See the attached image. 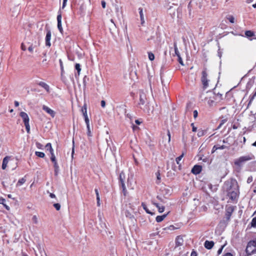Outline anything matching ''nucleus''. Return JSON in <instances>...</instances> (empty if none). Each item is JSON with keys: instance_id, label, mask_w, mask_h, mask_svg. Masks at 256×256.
I'll use <instances>...</instances> for the list:
<instances>
[{"instance_id": "1", "label": "nucleus", "mask_w": 256, "mask_h": 256, "mask_svg": "<svg viewBox=\"0 0 256 256\" xmlns=\"http://www.w3.org/2000/svg\"><path fill=\"white\" fill-rule=\"evenodd\" d=\"M238 186L236 180L226 181L224 186V188L227 194L230 191L238 189Z\"/></svg>"}, {"instance_id": "2", "label": "nucleus", "mask_w": 256, "mask_h": 256, "mask_svg": "<svg viewBox=\"0 0 256 256\" xmlns=\"http://www.w3.org/2000/svg\"><path fill=\"white\" fill-rule=\"evenodd\" d=\"M254 159V156L250 154L240 157L235 161L234 164L236 165L240 166L247 161L251 160Z\"/></svg>"}, {"instance_id": "3", "label": "nucleus", "mask_w": 256, "mask_h": 256, "mask_svg": "<svg viewBox=\"0 0 256 256\" xmlns=\"http://www.w3.org/2000/svg\"><path fill=\"white\" fill-rule=\"evenodd\" d=\"M246 252L248 255L256 253V240H250L248 242Z\"/></svg>"}, {"instance_id": "4", "label": "nucleus", "mask_w": 256, "mask_h": 256, "mask_svg": "<svg viewBox=\"0 0 256 256\" xmlns=\"http://www.w3.org/2000/svg\"><path fill=\"white\" fill-rule=\"evenodd\" d=\"M118 179L120 186L122 188L123 194L124 196H126L127 190L124 184L126 176L123 172H122L120 173Z\"/></svg>"}, {"instance_id": "5", "label": "nucleus", "mask_w": 256, "mask_h": 256, "mask_svg": "<svg viewBox=\"0 0 256 256\" xmlns=\"http://www.w3.org/2000/svg\"><path fill=\"white\" fill-rule=\"evenodd\" d=\"M202 74L201 81L203 84L204 88H206L208 85V74L206 68L202 70Z\"/></svg>"}, {"instance_id": "6", "label": "nucleus", "mask_w": 256, "mask_h": 256, "mask_svg": "<svg viewBox=\"0 0 256 256\" xmlns=\"http://www.w3.org/2000/svg\"><path fill=\"white\" fill-rule=\"evenodd\" d=\"M238 189L228 192L227 195L231 200H234L238 198Z\"/></svg>"}, {"instance_id": "7", "label": "nucleus", "mask_w": 256, "mask_h": 256, "mask_svg": "<svg viewBox=\"0 0 256 256\" xmlns=\"http://www.w3.org/2000/svg\"><path fill=\"white\" fill-rule=\"evenodd\" d=\"M52 38V32L50 30H46V34L45 38L46 46L50 48L51 46L50 40Z\"/></svg>"}, {"instance_id": "8", "label": "nucleus", "mask_w": 256, "mask_h": 256, "mask_svg": "<svg viewBox=\"0 0 256 256\" xmlns=\"http://www.w3.org/2000/svg\"><path fill=\"white\" fill-rule=\"evenodd\" d=\"M234 210V207L232 206H227L226 207V218L227 220H230L231 215Z\"/></svg>"}, {"instance_id": "9", "label": "nucleus", "mask_w": 256, "mask_h": 256, "mask_svg": "<svg viewBox=\"0 0 256 256\" xmlns=\"http://www.w3.org/2000/svg\"><path fill=\"white\" fill-rule=\"evenodd\" d=\"M58 28L60 32L62 33L63 32L62 26V14L60 10L58 11V14L57 16Z\"/></svg>"}, {"instance_id": "10", "label": "nucleus", "mask_w": 256, "mask_h": 256, "mask_svg": "<svg viewBox=\"0 0 256 256\" xmlns=\"http://www.w3.org/2000/svg\"><path fill=\"white\" fill-rule=\"evenodd\" d=\"M42 110L49 114L52 117L54 118L55 116L56 112L48 106L44 105L42 107Z\"/></svg>"}, {"instance_id": "11", "label": "nucleus", "mask_w": 256, "mask_h": 256, "mask_svg": "<svg viewBox=\"0 0 256 256\" xmlns=\"http://www.w3.org/2000/svg\"><path fill=\"white\" fill-rule=\"evenodd\" d=\"M202 170V166L200 165H195L192 168L191 172L192 174H198L200 173Z\"/></svg>"}, {"instance_id": "12", "label": "nucleus", "mask_w": 256, "mask_h": 256, "mask_svg": "<svg viewBox=\"0 0 256 256\" xmlns=\"http://www.w3.org/2000/svg\"><path fill=\"white\" fill-rule=\"evenodd\" d=\"M20 116L22 118L24 124H29V117L26 113L22 112L20 113Z\"/></svg>"}, {"instance_id": "13", "label": "nucleus", "mask_w": 256, "mask_h": 256, "mask_svg": "<svg viewBox=\"0 0 256 256\" xmlns=\"http://www.w3.org/2000/svg\"><path fill=\"white\" fill-rule=\"evenodd\" d=\"M214 242L213 241L206 240L204 242V246L208 250H210L214 246Z\"/></svg>"}, {"instance_id": "14", "label": "nucleus", "mask_w": 256, "mask_h": 256, "mask_svg": "<svg viewBox=\"0 0 256 256\" xmlns=\"http://www.w3.org/2000/svg\"><path fill=\"white\" fill-rule=\"evenodd\" d=\"M10 157L8 156H6L2 160V169L5 170L6 168L7 167V164L9 160H10Z\"/></svg>"}, {"instance_id": "15", "label": "nucleus", "mask_w": 256, "mask_h": 256, "mask_svg": "<svg viewBox=\"0 0 256 256\" xmlns=\"http://www.w3.org/2000/svg\"><path fill=\"white\" fill-rule=\"evenodd\" d=\"M184 240L180 236H178L176 239V246H181L182 245Z\"/></svg>"}, {"instance_id": "16", "label": "nucleus", "mask_w": 256, "mask_h": 256, "mask_svg": "<svg viewBox=\"0 0 256 256\" xmlns=\"http://www.w3.org/2000/svg\"><path fill=\"white\" fill-rule=\"evenodd\" d=\"M146 96L144 93H142L140 95V102H139V105H144L146 102Z\"/></svg>"}, {"instance_id": "17", "label": "nucleus", "mask_w": 256, "mask_h": 256, "mask_svg": "<svg viewBox=\"0 0 256 256\" xmlns=\"http://www.w3.org/2000/svg\"><path fill=\"white\" fill-rule=\"evenodd\" d=\"M38 84L48 92H50V86L46 83L43 82H40Z\"/></svg>"}, {"instance_id": "18", "label": "nucleus", "mask_w": 256, "mask_h": 256, "mask_svg": "<svg viewBox=\"0 0 256 256\" xmlns=\"http://www.w3.org/2000/svg\"><path fill=\"white\" fill-rule=\"evenodd\" d=\"M167 216V214H164L162 216H158L156 217V221L158 222H161Z\"/></svg>"}, {"instance_id": "19", "label": "nucleus", "mask_w": 256, "mask_h": 256, "mask_svg": "<svg viewBox=\"0 0 256 256\" xmlns=\"http://www.w3.org/2000/svg\"><path fill=\"white\" fill-rule=\"evenodd\" d=\"M46 148L48 150H49V152H50V153H52L54 152V150L53 148H52V144L50 143H48L46 145Z\"/></svg>"}, {"instance_id": "20", "label": "nucleus", "mask_w": 256, "mask_h": 256, "mask_svg": "<svg viewBox=\"0 0 256 256\" xmlns=\"http://www.w3.org/2000/svg\"><path fill=\"white\" fill-rule=\"evenodd\" d=\"M142 206L143 208L145 210V211L146 212V213L148 214H150L152 215H153L154 214V213L153 212H152L150 211V210L148 208L146 204L142 202Z\"/></svg>"}, {"instance_id": "21", "label": "nucleus", "mask_w": 256, "mask_h": 256, "mask_svg": "<svg viewBox=\"0 0 256 256\" xmlns=\"http://www.w3.org/2000/svg\"><path fill=\"white\" fill-rule=\"evenodd\" d=\"M206 132V130H198V137H201L203 136H204Z\"/></svg>"}, {"instance_id": "22", "label": "nucleus", "mask_w": 256, "mask_h": 256, "mask_svg": "<svg viewBox=\"0 0 256 256\" xmlns=\"http://www.w3.org/2000/svg\"><path fill=\"white\" fill-rule=\"evenodd\" d=\"M138 10H139V13H140V20L142 21V24L144 22V17L143 12H142V8H138Z\"/></svg>"}, {"instance_id": "23", "label": "nucleus", "mask_w": 256, "mask_h": 256, "mask_svg": "<svg viewBox=\"0 0 256 256\" xmlns=\"http://www.w3.org/2000/svg\"><path fill=\"white\" fill-rule=\"evenodd\" d=\"M75 68L77 70L78 76H79L81 70L80 64H76L75 65ZM76 76H77V74H76Z\"/></svg>"}, {"instance_id": "24", "label": "nucleus", "mask_w": 256, "mask_h": 256, "mask_svg": "<svg viewBox=\"0 0 256 256\" xmlns=\"http://www.w3.org/2000/svg\"><path fill=\"white\" fill-rule=\"evenodd\" d=\"M167 136H168V138H166V136H165V137L163 136V140L168 139V144H170V133L169 130H167Z\"/></svg>"}, {"instance_id": "25", "label": "nucleus", "mask_w": 256, "mask_h": 256, "mask_svg": "<svg viewBox=\"0 0 256 256\" xmlns=\"http://www.w3.org/2000/svg\"><path fill=\"white\" fill-rule=\"evenodd\" d=\"M245 34L247 37H252L254 35V34L253 32L251 30H246L245 32Z\"/></svg>"}, {"instance_id": "26", "label": "nucleus", "mask_w": 256, "mask_h": 256, "mask_svg": "<svg viewBox=\"0 0 256 256\" xmlns=\"http://www.w3.org/2000/svg\"><path fill=\"white\" fill-rule=\"evenodd\" d=\"M26 180L24 178H22L20 179L16 184V186H18L22 185L23 184H24L26 182Z\"/></svg>"}, {"instance_id": "27", "label": "nucleus", "mask_w": 256, "mask_h": 256, "mask_svg": "<svg viewBox=\"0 0 256 256\" xmlns=\"http://www.w3.org/2000/svg\"><path fill=\"white\" fill-rule=\"evenodd\" d=\"M174 45L175 54L177 56H180V54L179 51H178V47H177L176 42H174Z\"/></svg>"}, {"instance_id": "28", "label": "nucleus", "mask_w": 256, "mask_h": 256, "mask_svg": "<svg viewBox=\"0 0 256 256\" xmlns=\"http://www.w3.org/2000/svg\"><path fill=\"white\" fill-rule=\"evenodd\" d=\"M35 154L36 156L40 158H43L45 156V154L42 152H36Z\"/></svg>"}, {"instance_id": "29", "label": "nucleus", "mask_w": 256, "mask_h": 256, "mask_svg": "<svg viewBox=\"0 0 256 256\" xmlns=\"http://www.w3.org/2000/svg\"><path fill=\"white\" fill-rule=\"evenodd\" d=\"M156 184H159L160 182V171H158L156 172Z\"/></svg>"}, {"instance_id": "30", "label": "nucleus", "mask_w": 256, "mask_h": 256, "mask_svg": "<svg viewBox=\"0 0 256 256\" xmlns=\"http://www.w3.org/2000/svg\"><path fill=\"white\" fill-rule=\"evenodd\" d=\"M226 18L229 20V22L232 24L234 23V18L232 16H228L226 17Z\"/></svg>"}, {"instance_id": "31", "label": "nucleus", "mask_w": 256, "mask_h": 256, "mask_svg": "<svg viewBox=\"0 0 256 256\" xmlns=\"http://www.w3.org/2000/svg\"><path fill=\"white\" fill-rule=\"evenodd\" d=\"M84 121H85L86 124V126H90V120H89V119L88 118V116L87 114H85V116H84Z\"/></svg>"}, {"instance_id": "32", "label": "nucleus", "mask_w": 256, "mask_h": 256, "mask_svg": "<svg viewBox=\"0 0 256 256\" xmlns=\"http://www.w3.org/2000/svg\"><path fill=\"white\" fill-rule=\"evenodd\" d=\"M184 154H182L180 156H178L176 158V161L177 163V164H179L180 161L182 160V158H183Z\"/></svg>"}, {"instance_id": "33", "label": "nucleus", "mask_w": 256, "mask_h": 256, "mask_svg": "<svg viewBox=\"0 0 256 256\" xmlns=\"http://www.w3.org/2000/svg\"><path fill=\"white\" fill-rule=\"evenodd\" d=\"M148 58L150 60L152 61L154 59V54L152 52H148Z\"/></svg>"}, {"instance_id": "34", "label": "nucleus", "mask_w": 256, "mask_h": 256, "mask_svg": "<svg viewBox=\"0 0 256 256\" xmlns=\"http://www.w3.org/2000/svg\"><path fill=\"white\" fill-rule=\"evenodd\" d=\"M251 226L252 227H256V216L252 218L251 222Z\"/></svg>"}, {"instance_id": "35", "label": "nucleus", "mask_w": 256, "mask_h": 256, "mask_svg": "<svg viewBox=\"0 0 256 256\" xmlns=\"http://www.w3.org/2000/svg\"><path fill=\"white\" fill-rule=\"evenodd\" d=\"M32 221L34 224H37L38 222V220L36 216L34 215L32 218Z\"/></svg>"}, {"instance_id": "36", "label": "nucleus", "mask_w": 256, "mask_h": 256, "mask_svg": "<svg viewBox=\"0 0 256 256\" xmlns=\"http://www.w3.org/2000/svg\"><path fill=\"white\" fill-rule=\"evenodd\" d=\"M82 112L84 116H85V114H87L86 106V104L82 108Z\"/></svg>"}, {"instance_id": "37", "label": "nucleus", "mask_w": 256, "mask_h": 256, "mask_svg": "<svg viewBox=\"0 0 256 256\" xmlns=\"http://www.w3.org/2000/svg\"><path fill=\"white\" fill-rule=\"evenodd\" d=\"M50 155H51V156H50V160H52V162H55L56 161V156L54 154V152H52V153H50Z\"/></svg>"}, {"instance_id": "38", "label": "nucleus", "mask_w": 256, "mask_h": 256, "mask_svg": "<svg viewBox=\"0 0 256 256\" xmlns=\"http://www.w3.org/2000/svg\"><path fill=\"white\" fill-rule=\"evenodd\" d=\"M86 128H87V130H88V132H87L88 136L89 137L92 136V132H91V131H90V126H87Z\"/></svg>"}, {"instance_id": "39", "label": "nucleus", "mask_w": 256, "mask_h": 256, "mask_svg": "<svg viewBox=\"0 0 256 256\" xmlns=\"http://www.w3.org/2000/svg\"><path fill=\"white\" fill-rule=\"evenodd\" d=\"M228 146H224V145H222V146H219V145H218V150H223V149H224V148H228Z\"/></svg>"}, {"instance_id": "40", "label": "nucleus", "mask_w": 256, "mask_h": 256, "mask_svg": "<svg viewBox=\"0 0 256 256\" xmlns=\"http://www.w3.org/2000/svg\"><path fill=\"white\" fill-rule=\"evenodd\" d=\"M54 206L57 210H59L60 208V204H59L58 203L54 204Z\"/></svg>"}, {"instance_id": "41", "label": "nucleus", "mask_w": 256, "mask_h": 256, "mask_svg": "<svg viewBox=\"0 0 256 256\" xmlns=\"http://www.w3.org/2000/svg\"><path fill=\"white\" fill-rule=\"evenodd\" d=\"M24 126H26V129L27 132L29 133L30 131V126L29 124H25Z\"/></svg>"}, {"instance_id": "42", "label": "nucleus", "mask_w": 256, "mask_h": 256, "mask_svg": "<svg viewBox=\"0 0 256 256\" xmlns=\"http://www.w3.org/2000/svg\"><path fill=\"white\" fill-rule=\"evenodd\" d=\"M158 208L159 212L160 213L162 212L164 210V206H160Z\"/></svg>"}, {"instance_id": "43", "label": "nucleus", "mask_w": 256, "mask_h": 256, "mask_svg": "<svg viewBox=\"0 0 256 256\" xmlns=\"http://www.w3.org/2000/svg\"><path fill=\"white\" fill-rule=\"evenodd\" d=\"M178 61L180 62V64H182V66H184V64L183 63L182 60V58L180 57V56H178Z\"/></svg>"}, {"instance_id": "44", "label": "nucleus", "mask_w": 256, "mask_h": 256, "mask_svg": "<svg viewBox=\"0 0 256 256\" xmlns=\"http://www.w3.org/2000/svg\"><path fill=\"white\" fill-rule=\"evenodd\" d=\"M227 121V119H224V120H222V121H221V122L219 126H218V128H220Z\"/></svg>"}, {"instance_id": "45", "label": "nucleus", "mask_w": 256, "mask_h": 256, "mask_svg": "<svg viewBox=\"0 0 256 256\" xmlns=\"http://www.w3.org/2000/svg\"><path fill=\"white\" fill-rule=\"evenodd\" d=\"M174 229V227L173 226H170L168 227L164 228V230H173Z\"/></svg>"}, {"instance_id": "46", "label": "nucleus", "mask_w": 256, "mask_h": 256, "mask_svg": "<svg viewBox=\"0 0 256 256\" xmlns=\"http://www.w3.org/2000/svg\"><path fill=\"white\" fill-rule=\"evenodd\" d=\"M218 150V145H214L212 149V153H214L215 151Z\"/></svg>"}, {"instance_id": "47", "label": "nucleus", "mask_w": 256, "mask_h": 256, "mask_svg": "<svg viewBox=\"0 0 256 256\" xmlns=\"http://www.w3.org/2000/svg\"><path fill=\"white\" fill-rule=\"evenodd\" d=\"M191 126H192V130L194 132H196L197 130V128L194 126V124L192 123L191 124Z\"/></svg>"}, {"instance_id": "48", "label": "nucleus", "mask_w": 256, "mask_h": 256, "mask_svg": "<svg viewBox=\"0 0 256 256\" xmlns=\"http://www.w3.org/2000/svg\"><path fill=\"white\" fill-rule=\"evenodd\" d=\"M60 69H61V70H62V72L63 71H64V66H63L62 60H60Z\"/></svg>"}, {"instance_id": "49", "label": "nucleus", "mask_w": 256, "mask_h": 256, "mask_svg": "<svg viewBox=\"0 0 256 256\" xmlns=\"http://www.w3.org/2000/svg\"><path fill=\"white\" fill-rule=\"evenodd\" d=\"M252 181V176H249L247 179V182L250 184Z\"/></svg>"}, {"instance_id": "50", "label": "nucleus", "mask_w": 256, "mask_h": 256, "mask_svg": "<svg viewBox=\"0 0 256 256\" xmlns=\"http://www.w3.org/2000/svg\"><path fill=\"white\" fill-rule=\"evenodd\" d=\"M194 118H196L197 117H198V111L196 110H194Z\"/></svg>"}, {"instance_id": "51", "label": "nucleus", "mask_w": 256, "mask_h": 256, "mask_svg": "<svg viewBox=\"0 0 256 256\" xmlns=\"http://www.w3.org/2000/svg\"><path fill=\"white\" fill-rule=\"evenodd\" d=\"M36 146H37V148L39 149H42V145L39 143V142H36Z\"/></svg>"}, {"instance_id": "52", "label": "nucleus", "mask_w": 256, "mask_h": 256, "mask_svg": "<svg viewBox=\"0 0 256 256\" xmlns=\"http://www.w3.org/2000/svg\"><path fill=\"white\" fill-rule=\"evenodd\" d=\"M53 162V164H54V168H58V167H59V166H58V162H57L56 160V161H55V162Z\"/></svg>"}, {"instance_id": "53", "label": "nucleus", "mask_w": 256, "mask_h": 256, "mask_svg": "<svg viewBox=\"0 0 256 256\" xmlns=\"http://www.w3.org/2000/svg\"><path fill=\"white\" fill-rule=\"evenodd\" d=\"M67 1H68V0H63L62 6V9L64 8H65V6H66Z\"/></svg>"}, {"instance_id": "54", "label": "nucleus", "mask_w": 256, "mask_h": 256, "mask_svg": "<svg viewBox=\"0 0 256 256\" xmlns=\"http://www.w3.org/2000/svg\"><path fill=\"white\" fill-rule=\"evenodd\" d=\"M224 247V246H222L221 248L218 250V254H220L222 253Z\"/></svg>"}, {"instance_id": "55", "label": "nucleus", "mask_w": 256, "mask_h": 256, "mask_svg": "<svg viewBox=\"0 0 256 256\" xmlns=\"http://www.w3.org/2000/svg\"><path fill=\"white\" fill-rule=\"evenodd\" d=\"M190 256H197L196 252L193 250L191 252Z\"/></svg>"}, {"instance_id": "56", "label": "nucleus", "mask_w": 256, "mask_h": 256, "mask_svg": "<svg viewBox=\"0 0 256 256\" xmlns=\"http://www.w3.org/2000/svg\"><path fill=\"white\" fill-rule=\"evenodd\" d=\"M54 174L56 176H57L58 173V172H59V167L57 168H54Z\"/></svg>"}, {"instance_id": "57", "label": "nucleus", "mask_w": 256, "mask_h": 256, "mask_svg": "<svg viewBox=\"0 0 256 256\" xmlns=\"http://www.w3.org/2000/svg\"><path fill=\"white\" fill-rule=\"evenodd\" d=\"M21 48L22 49V50L24 51L26 50V46L23 43H22L21 44Z\"/></svg>"}, {"instance_id": "58", "label": "nucleus", "mask_w": 256, "mask_h": 256, "mask_svg": "<svg viewBox=\"0 0 256 256\" xmlns=\"http://www.w3.org/2000/svg\"><path fill=\"white\" fill-rule=\"evenodd\" d=\"M96 200H97V205L98 206H100V197L96 198Z\"/></svg>"}, {"instance_id": "59", "label": "nucleus", "mask_w": 256, "mask_h": 256, "mask_svg": "<svg viewBox=\"0 0 256 256\" xmlns=\"http://www.w3.org/2000/svg\"><path fill=\"white\" fill-rule=\"evenodd\" d=\"M94 191H95V192H96V198L100 197L99 192H98V190L97 188H96L94 190Z\"/></svg>"}, {"instance_id": "60", "label": "nucleus", "mask_w": 256, "mask_h": 256, "mask_svg": "<svg viewBox=\"0 0 256 256\" xmlns=\"http://www.w3.org/2000/svg\"><path fill=\"white\" fill-rule=\"evenodd\" d=\"M214 102V101L213 100H209L208 102V103L210 106H212Z\"/></svg>"}, {"instance_id": "61", "label": "nucleus", "mask_w": 256, "mask_h": 256, "mask_svg": "<svg viewBox=\"0 0 256 256\" xmlns=\"http://www.w3.org/2000/svg\"><path fill=\"white\" fill-rule=\"evenodd\" d=\"M101 106L102 108L105 107V106H106V102H105V101H104V100H102L101 101Z\"/></svg>"}, {"instance_id": "62", "label": "nucleus", "mask_w": 256, "mask_h": 256, "mask_svg": "<svg viewBox=\"0 0 256 256\" xmlns=\"http://www.w3.org/2000/svg\"><path fill=\"white\" fill-rule=\"evenodd\" d=\"M28 50L30 52H33V47L31 45L28 48Z\"/></svg>"}, {"instance_id": "63", "label": "nucleus", "mask_w": 256, "mask_h": 256, "mask_svg": "<svg viewBox=\"0 0 256 256\" xmlns=\"http://www.w3.org/2000/svg\"><path fill=\"white\" fill-rule=\"evenodd\" d=\"M156 198L159 200H160L162 202H164V200L162 199V198L160 196H156Z\"/></svg>"}, {"instance_id": "64", "label": "nucleus", "mask_w": 256, "mask_h": 256, "mask_svg": "<svg viewBox=\"0 0 256 256\" xmlns=\"http://www.w3.org/2000/svg\"><path fill=\"white\" fill-rule=\"evenodd\" d=\"M222 256H232V255L230 252H227L224 255Z\"/></svg>"}]
</instances>
